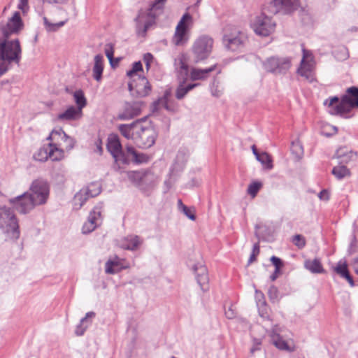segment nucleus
Wrapping results in <instances>:
<instances>
[{"mask_svg": "<svg viewBox=\"0 0 358 358\" xmlns=\"http://www.w3.org/2000/svg\"><path fill=\"white\" fill-rule=\"evenodd\" d=\"M23 28L19 12H15L6 24H0V76L4 74L12 64H19L22 59V48L17 38L10 39Z\"/></svg>", "mask_w": 358, "mask_h": 358, "instance_id": "obj_1", "label": "nucleus"}, {"mask_svg": "<svg viewBox=\"0 0 358 358\" xmlns=\"http://www.w3.org/2000/svg\"><path fill=\"white\" fill-rule=\"evenodd\" d=\"M118 129L124 138L132 140L137 146L142 148L152 146L157 136L155 128L143 120L129 124H120Z\"/></svg>", "mask_w": 358, "mask_h": 358, "instance_id": "obj_2", "label": "nucleus"}, {"mask_svg": "<svg viewBox=\"0 0 358 358\" xmlns=\"http://www.w3.org/2000/svg\"><path fill=\"white\" fill-rule=\"evenodd\" d=\"M0 229L8 238L17 239L20 237L18 221L10 208L0 207Z\"/></svg>", "mask_w": 358, "mask_h": 358, "instance_id": "obj_3", "label": "nucleus"}, {"mask_svg": "<svg viewBox=\"0 0 358 358\" xmlns=\"http://www.w3.org/2000/svg\"><path fill=\"white\" fill-rule=\"evenodd\" d=\"M163 13L154 6L146 10H140L135 18L136 33L144 36L148 29L155 23V20Z\"/></svg>", "mask_w": 358, "mask_h": 358, "instance_id": "obj_4", "label": "nucleus"}, {"mask_svg": "<svg viewBox=\"0 0 358 358\" xmlns=\"http://www.w3.org/2000/svg\"><path fill=\"white\" fill-rule=\"evenodd\" d=\"M129 178L145 193L153 189L159 180L158 176L150 170L132 172Z\"/></svg>", "mask_w": 358, "mask_h": 358, "instance_id": "obj_5", "label": "nucleus"}, {"mask_svg": "<svg viewBox=\"0 0 358 358\" xmlns=\"http://www.w3.org/2000/svg\"><path fill=\"white\" fill-rule=\"evenodd\" d=\"M107 149L115 161V169H120L121 165L128 164L130 159L122 151V145L118 136L110 134L108 138Z\"/></svg>", "mask_w": 358, "mask_h": 358, "instance_id": "obj_6", "label": "nucleus"}, {"mask_svg": "<svg viewBox=\"0 0 358 358\" xmlns=\"http://www.w3.org/2000/svg\"><path fill=\"white\" fill-rule=\"evenodd\" d=\"M213 47V39L208 36L199 37L192 45V53L195 62L207 59L210 55Z\"/></svg>", "mask_w": 358, "mask_h": 358, "instance_id": "obj_7", "label": "nucleus"}, {"mask_svg": "<svg viewBox=\"0 0 358 358\" xmlns=\"http://www.w3.org/2000/svg\"><path fill=\"white\" fill-rule=\"evenodd\" d=\"M292 65L291 58L271 57L263 62V67L267 71L274 74H285Z\"/></svg>", "mask_w": 358, "mask_h": 358, "instance_id": "obj_8", "label": "nucleus"}, {"mask_svg": "<svg viewBox=\"0 0 358 358\" xmlns=\"http://www.w3.org/2000/svg\"><path fill=\"white\" fill-rule=\"evenodd\" d=\"M29 190V196L38 206L44 204L47 201L49 196V186L45 180H35L32 182Z\"/></svg>", "mask_w": 358, "mask_h": 358, "instance_id": "obj_9", "label": "nucleus"}, {"mask_svg": "<svg viewBox=\"0 0 358 358\" xmlns=\"http://www.w3.org/2000/svg\"><path fill=\"white\" fill-rule=\"evenodd\" d=\"M192 24V17L189 13L182 15L178 23L173 41L176 45L185 43L188 40V31Z\"/></svg>", "mask_w": 358, "mask_h": 358, "instance_id": "obj_10", "label": "nucleus"}, {"mask_svg": "<svg viewBox=\"0 0 358 358\" xmlns=\"http://www.w3.org/2000/svg\"><path fill=\"white\" fill-rule=\"evenodd\" d=\"M302 52L303 56L300 63V66L297 69V73L309 82H313L314 80V57L311 51L305 48L302 49Z\"/></svg>", "mask_w": 358, "mask_h": 358, "instance_id": "obj_11", "label": "nucleus"}, {"mask_svg": "<svg viewBox=\"0 0 358 358\" xmlns=\"http://www.w3.org/2000/svg\"><path fill=\"white\" fill-rule=\"evenodd\" d=\"M247 41V36L237 29H233L230 33L225 30L223 36V43L225 47L231 51L238 50L243 47Z\"/></svg>", "mask_w": 358, "mask_h": 358, "instance_id": "obj_12", "label": "nucleus"}, {"mask_svg": "<svg viewBox=\"0 0 358 358\" xmlns=\"http://www.w3.org/2000/svg\"><path fill=\"white\" fill-rule=\"evenodd\" d=\"M252 27L257 35L267 36L274 31L275 22L262 14L255 17L252 23Z\"/></svg>", "mask_w": 358, "mask_h": 358, "instance_id": "obj_13", "label": "nucleus"}, {"mask_svg": "<svg viewBox=\"0 0 358 358\" xmlns=\"http://www.w3.org/2000/svg\"><path fill=\"white\" fill-rule=\"evenodd\" d=\"M128 89L132 96L142 98L150 94L151 86L145 77L138 76L129 83Z\"/></svg>", "mask_w": 358, "mask_h": 358, "instance_id": "obj_14", "label": "nucleus"}, {"mask_svg": "<svg viewBox=\"0 0 358 358\" xmlns=\"http://www.w3.org/2000/svg\"><path fill=\"white\" fill-rule=\"evenodd\" d=\"M10 203L13 208L22 214H27L34 208L36 206L35 201L29 196V192L10 199Z\"/></svg>", "mask_w": 358, "mask_h": 358, "instance_id": "obj_15", "label": "nucleus"}, {"mask_svg": "<svg viewBox=\"0 0 358 358\" xmlns=\"http://www.w3.org/2000/svg\"><path fill=\"white\" fill-rule=\"evenodd\" d=\"M143 106L144 102L142 101L126 102L123 109L119 113L117 118L120 120H131L141 113Z\"/></svg>", "mask_w": 358, "mask_h": 358, "instance_id": "obj_16", "label": "nucleus"}, {"mask_svg": "<svg viewBox=\"0 0 358 358\" xmlns=\"http://www.w3.org/2000/svg\"><path fill=\"white\" fill-rule=\"evenodd\" d=\"M280 329L278 325L272 327L269 331V336L271 337V343L279 350L287 352H292L294 350V346L289 342L283 340L280 336Z\"/></svg>", "mask_w": 358, "mask_h": 358, "instance_id": "obj_17", "label": "nucleus"}, {"mask_svg": "<svg viewBox=\"0 0 358 358\" xmlns=\"http://www.w3.org/2000/svg\"><path fill=\"white\" fill-rule=\"evenodd\" d=\"M355 107H358V100H352L350 96L345 95L338 104L329 112L332 115H343L349 113Z\"/></svg>", "mask_w": 358, "mask_h": 358, "instance_id": "obj_18", "label": "nucleus"}, {"mask_svg": "<svg viewBox=\"0 0 358 358\" xmlns=\"http://www.w3.org/2000/svg\"><path fill=\"white\" fill-rule=\"evenodd\" d=\"M175 71L178 77L185 82L189 75L188 59L185 54L178 55L174 60Z\"/></svg>", "mask_w": 358, "mask_h": 358, "instance_id": "obj_19", "label": "nucleus"}, {"mask_svg": "<svg viewBox=\"0 0 358 358\" xmlns=\"http://www.w3.org/2000/svg\"><path fill=\"white\" fill-rule=\"evenodd\" d=\"M193 271L195 273L198 284L203 290L208 289V275L206 267L201 263L194 265Z\"/></svg>", "mask_w": 358, "mask_h": 358, "instance_id": "obj_20", "label": "nucleus"}, {"mask_svg": "<svg viewBox=\"0 0 358 358\" xmlns=\"http://www.w3.org/2000/svg\"><path fill=\"white\" fill-rule=\"evenodd\" d=\"M298 0H273L272 5L274 7L273 13H288L298 6Z\"/></svg>", "mask_w": 358, "mask_h": 358, "instance_id": "obj_21", "label": "nucleus"}, {"mask_svg": "<svg viewBox=\"0 0 358 358\" xmlns=\"http://www.w3.org/2000/svg\"><path fill=\"white\" fill-rule=\"evenodd\" d=\"M124 259L117 256L110 258L105 264V271L108 274H115L127 266L123 265Z\"/></svg>", "mask_w": 358, "mask_h": 358, "instance_id": "obj_22", "label": "nucleus"}, {"mask_svg": "<svg viewBox=\"0 0 358 358\" xmlns=\"http://www.w3.org/2000/svg\"><path fill=\"white\" fill-rule=\"evenodd\" d=\"M83 111L77 109L75 106H71L66 110L57 115V120L61 121L77 120L81 118Z\"/></svg>", "mask_w": 358, "mask_h": 358, "instance_id": "obj_23", "label": "nucleus"}, {"mask_svg": "<svg viewBox=\"0 0 358 358\" xmlns=\"http://www.w3.org/2000/svg\"><path fill=\"white\" fill-rule=\"evenodd\" d=\"M118 244L120 247L123 249L129 250H135L141 244V241L140 240V238L138 236L129 235L121 239L119 241Z\"/></svg>", "mask_w": 358, "mask_h": 358, "instance_id": "obj_24", "label": "nucleus"}, {"mask_svg": "<svg viewBox=\"0 0 358 358\" xmlns=\"http://www.w3.org/2000/svg\"><path fill=\"white\" fill-rule=\"evenodd\" d=\"M103 71V57L101 55H96L94 58V66L92 68V76L98 82L101 80Z\"/></svg>", "mask_w": 358, "mask_h": 358, "instance_id": "obj_25", "label": "nucleus"}, {"mask_svg": "<svg viewBox=\"0 0 358 358\" xmlns=\"http://www.w3.org/2000/svg\"><path fill=\"white\" fill-rule=\"evenodd\" d=\"M102 203H100L97 206H94L92 210L90 213L87 218V221H89V222L91 224H94L93 225H95L96 228L101 224L102 221Z\"/></svg>", "mask_w": 358, "mask_h": 358, "instance_id": "obj_26", "label": "nucleus"}, {"mask_svg": "<svg viewBox=\"0 0 358 358\" xmlns=\"http://www.w3.org/2000/svg\"><path fill=\"white\" fill-rule=\"evenodd\" d=\"M215 68L216 65H213L204 69L193 68L190 71V78L192 80H203L206 78L208 73L213 71Z\"/></svg>", "mask_w": 358, "mask_h": 358, "instance_id": "obj_27", "label": "nucleus"}, {"mask_svg": "<svg viewBox=\"0 0 358 358\" xmlns=\"http://www.w3.org/2000/svg\"><path fill=\"white\" fill-rule=\"evenodd\" d=\"M334 271L337 274H338L341 277L347 280L350 286H354L355 283L352 276L350 275V273L348 269L347 264L345 262L340 261L337 264L336 266L334 268Z\"/></svg>", "mask_w": 358, "mask_h": 358, "instance_id": "obj_28", "label": "nucleus"}, {"mask_svg": "<svg viewBox=\"0 0 358 358\" xmlns=\"http://www.w3.org/2000/svg\"><path fill=\"white\" fill-rule=\"evenodd\" d=\"M336 155L341 163H348L357 159V153L346 148H341L336 152Z\"/></svg>", "mask_w": 358, "mask_h": 358, "instance_id": "obj_29", "label": "nucleus"}, {"mask_svg": "<svg viewBox=\"0 0 358 358\" xmlns=\"http://www.w3.org/2000/svg\"><path fill=\"white\" fill-rule=\"evenodd\" d=\"M94 316L95 313L94 312L87 313L85 317L82 318L80 320V324L77 325L75 330V334L78 336H83L92 322L90 320H89V319L92 318Z\"/></svg>", "mask_w": 358, "mask_h": 358, "instance_id": "obj_30", "label": "nucleus"}, {"mask_svg": "<svg viewBox=\"0 0 358 358\" xmlns=\"http://www.w3.org/2000/svg\"><path fill=\"white\" fill-rule=\"evenodd\" d=\"M187 159V155L186 152L180 150L176 157L174 164L171 168L172 173L181 171L185 166Z\"/></svg>", "mask_w": 358, "mask_h": 358, "instance_id": "obj_31", "label": "nucleus"}, {"mask_svg": "<svg viewBox=\"0 0 358 358\" xmlns=\"http://www.w3.org/2000/svg\"><path fill=\"white\" fill-rule=\"evenodd\" d=\"M305 268L313 273H322L324 270L319 259H307L304 262Z\"/></svg>", "mask_w": 358, "mask_h": 358, "instance_id": "obj_32", "label": "nucleus"}, {"mask_svg": "<svg viewBox=\"0 0 358 358\" xmlns=\"http://www.w3.org/2000/svg\"><path fill=\"white\" fill-rule=\"evenodd\" d=\"M62 133L64 135H67L62 129H54L51 134H50L48 139H50L52 142L49 144L50 146H58L62 147V141L64 140L63 136H62Z\"/></svg>", "mask_w": 358, "mask_h": 358, "instance_id": "obj_33", "label": "nucleus"}, {"mask_svg": "<svg viewBox=\"0 0 358 358\" xmlns=\"http://www.w3.org/2000/svg\"><path fill=\"white\" fill-rule=\"evenodd\" d=\"M87 192L83 189H81L74 196L73 199V208L76 210H79L90 198L87 195Z\"/></svg>", "mask_w": 358, "mask_h": 358, "instance_id": "obj_34", "label": "nucleus"}, {"mask_svg": "<svg viewBox=\"0 0 358 358\" xmlns=\"http://www.w3.org/2000/svg\"><path fill=\"white\" fill-rule=\"evenodd\" d=\"M184 83L185 82L182 81L176 89V97L178 99H182L190 90L199 85L198 83H194L185 86Z\"/></svg>", "mask_w": 358, "mask_h": 358, "instance_id": "obj_35", "label": "nucleus"}, {"mask_svg": "<svg viewBox=\"0 0 358 358\" xmlns=\"http://www.w3.org/2000/svg\"><path fill=\"white\" fill-rule=\"evenodd\" d=\"M64 157V152L61 147L49 145V158L52 161H59Z\"/></svg>", "mask_w": 358, "mask_h": 358, "instance_id": "obj_36", "label": "nucleus"}, {"mask_svg": "<svg viewBox=\"0 0 358 358\" xmlns=\"http://www.w3.org/2000/svg\"><path fill=\"white\" fill-rule=\"evenodd\" d=\"M73 98L75 102L77 104V109H80V111H83V108L86 106L87 101L84 96L83 92L81 90H77L73 94Z\"/></svg>", "mask_w": 358, "mask_h": 358, "instance_id": "obj_37", "label": "nucleus"}, {"mask_svg": "<svg viewBox=\"0 0 358 358\" xmlns=\"http://www.w3.org/2000/svg\"><path fill=\"white\" fill-rule=\"evenodd\" d=\"M332 174L336 178L341 180L343 178L350 176V173L349 169L345 166H337L332 169Z\"/></svg>", "mask_w": 358, "mask_h": 358, "instance_id": "obj_38", "label": "nucleus"}, {"mask_svg": "<svg viewBox=\"0 0 358 358\" xmlns=\"http://www.w3.org/2000/svg\"><path fill=\"white\" fill-rule=\"evenodd\" d=\"M255 299L257 305L259 307V314L262 317H264V310L261 308H266V302L264 300V295L262 292L255 290Z\"/></svg>", "mask_w": 358, "mask_h": 358, "instance_id": "obj_39", "label": "nucleus"}, {"mask_svg": "<svg viewBox=\"0 0 358 358\" xmlns=\"http://www.w3.org/2000/svg\"><path fill=\"white\" fill-rule=\"evenodd\" d=\"M257 159L265 166L267 169L273 168L272 159L271 156L266 152H262L257 156Z\"/></svg>", "mask_w": 358, "mask_h": 358, "instance_id": "obj_40", "label": "nucleus"}, {"mask_svg": "<svg viewBox=\"0 0 358 358\" xmlns=\"http://www.w3.org/2000/svg\"><path fill=\"white\" fill-rule=\"evenodd\" d=\"M34 158L39 162H45L49 158V146L41 148L34 155Z\"/></svg>", "mask_w": 358, "mask_h": 358, "instance_id": "obj_41", "label": "nucleus"}, {"mask_svg": "<svg viewBox=\"0 0 358 358\" xmlns=\"http://www.w3.org/2000/svg\"><path fill=\"white\" fill-rule=\"evenodd\" d=\"M87 192V195L90 197H94L99 195L101 192V187L99 183L93 182L89 185L87 187L83 188Z\"/></svg>", "mask_w": 358, "mask_h": 358, "instance_id": "obj_42", "label": "nucleus"}, {"mask_svg": "<svg viewBox=\"0 0 358 358\" xmlns=\"http://www.w3.org/2000/svg\"><path fill=\"white\" fill-rule=\"evenodd\" d=\"M127 150L128 154L131 155L132 159L136 163H142L145 161L146 156L143 154H138L133 147L127 146Z\"/></svg>", "mask_w": 358, "mask_h": 358, "instance_id": "obj_43", "label": "nucleus"}, {"mask_svg": "<svg viewBox=\"0 0 358 358\" xmlns=\"http://www.w3.org/2000/svg\"><path fill=\"white\" fill-rule=\"evenodd\" d=\"M44 24L45 27V29L48 31H57L60 27H63L65 24V22H59L57 23H50L47 17H43Z\"/></svg>", "mask_w": 358, "mask_h": 358, "instance_id": "obj_44", "label": "nucleus"}, {"mask_svg": "<svg viewBox=\"0 0 358 358\" xmlns=\"http://www.w3.org/2000/svg\"><path fill=\"white\" fill-rule=\"evenodd\" d=\"M143 70L142 64L141 62H136L133 64L132 69L127 71V75L131 79L136 78L137 73Z\"/></svg>", "mask_w": 358, "mask_h": 358, "instance_id": "obj_45", "label": "nucleus"}, {"mask_svg": "<svg viewBox=\"0 0 358 358\" xmlns=\"http://www.w3.org/2000/svg\"><path fill=\"white\" fill-rule=\"evenodd\" d=\"M262 187V183L259 182H254L251 183L248 188V193L250 194L252 198L256 196L257 192Z\"/></svg>", "mask_w": 358, "mask_h": 358, "instance_id": "obj_46", "label": "nucleus"}, {"mask_svg": "<svg viewBox=\"0 0 358 358\" xmlns=\"http://www.w3.org/2000/svg\"><path fill=\"white\" fill-rule=\"evenodd\" d=\"M62 136H63V138L64 139L62 142V147H64L66 150H71L75 144V141L73 138L69 136L68 135H64L62 133Z\"/></svg>", "mask_w": 358, "mask_h": 358, "instance_id": "obj_47", "label": "nucleus"}, {"mask_svg": "<svg viewBox=\"0 0 358 358\" xmlns=\"http://www.w3.org/2000/svg\"><path fill=\"white\" fill-rule=\"evenodd\" d=\"M294 245H296L299 248H302L306 245V241L303 236L299 234H296L293 237L292 240Z\"/></svg>", "mask_w": 358, "mask_h": 358, "instance_id": "obj_48", "label": "nucleus"}, {"mask_svg": "<svg viewBox=\"0 0 358 358\" xmlns=\"http://www.w3.org/2000/svg\"><path fill=\"white\" fill-rule=\"evenodd\" d=\"M259 243H255L253 245L252 253L248 259L249 264H252L253 262H255L256 260V257L259 255Z\"/></svg>", "mask_w": 358, "mask_h": 358, "instance_id": "obj_49", "label": "nucleus"}, {"mask_svg": "<svg viewBox=\"0 0 358 358\" xmlns=\"http://www.w3.org/2000/svg\"><path fill=\"white\" fill-rule=\"evenodd\" d=\"M181 212L191 220L194 221L196 220L194 208H189L187 206L183 207V210Z\"/></svg>", "mask_w": 358, "mask_h": 358, "instance_id": "obj_50", "label": "nucleus"}, {"mask_svg": "<svg viewBox=\"0 0 358 358\" xmlns=\"http://www.w3.org/2000/svg\"><path fill=\"white\" fill-rule=\"evenodd\" d=\"M175 175V172L172 173L171 171L169 178L164 182V186H165V192H168L173 185V183L176 181L175 178H173V176Z\"/></svg>", "mask_w": 358, "mask_h": 358, "instance_id": "obj_51", "label": "nucleus"}, {"mask_svg": "<svg viewBox=\"0 0 358 358\" xmlns=\"http://www.w3.org/2000/svg\"><path fill=\"white\" fill-rule=\"evenodd\" d=\"M271 262H272L273 265L275 266V268L277 270V271H280V268L283 266L282 260L275 256H272L271 257Z\"/></svg>", "mask_w": 358, "mask_h": 358, "instance_id": "obj_52", "label": "nucleus"}, {"mask_svg": "<svg viewBox=\"0 0 358 358\" xmlns=\"http://www.w3.org/2000/svg\"><path fill=\"white\" fill-rule=\"evenodd\" d=\"M94 224H91L89 222V221H86L82 228V231L83 234H89L92 231H93L96 227L95 225H93Z\"/></svg>", "mask_w": 358, "mask_h": 358, "instance_id": "obj_53", "label": "nucleus"}, {"mask_svg": "<svg viewBox=\"0 0 358 358\" xmlns=\"http://www.w3.org/2000/svg\"><path fill=\"white\" fill-rule=\"evenodd\" d=\"M262 339L261 338H254L252 340V345L250 349V352L253 354L255 351L259 350L260 347L262 345Z\"/></svg>", "mask_w": 358, "mask_h": 358, "instance_id": "obj_54", "label": "nucleus"}, {"mask_svg": "<svg viewBox=\"0 0 358 358\" xmlns=\"http://www.w3.org/2000/svg\"><path fill=\"white\" fill-rule=\"evenodd\" d=\"M154 59V57L151 53H146L143 56V62L145 64L146 69L148 71L150 68L151 63Z\"/></svg>", "mask_w": 358, "mask_h": 358, "instance_id": "obj_55", "label": "nucleus"}, {"mask_svg": "<svg viewBox=\"0 0 358 358\" xmlns=\"http://www.w3.org/2000/svg\"><path fill=\"white\" fill-rule=\"evenodd\" d=\"M292 151L300 156L303 153L302 146L299 143H293L292 145Z\"/></svg>", "mask_w": 358, "mask_h": 358, "instance_id": "obj_56", "label": "nucleus"}, {"mask_svg": "<svg viewBox=\"0 0 358 358\" xmlns=\"http://www.w3.org/2000/svg\"><path fill=\"white\" fill-rule=\"evenodd\" d=\"M348 93L349 94L348 96H351L352 100H358V88L355 87H352L348 89L347 90Z\"/></svg>", "mask_w": 358, "mask_h": 358, "instance_id": "obj_57", "label": "nucleus"}, {"mask_svg": "<svg viewBox=\"0 0 358 358\" xmlns=\"http://www.w3.org/2000/svg\"><path fill=\"white\" fill-rule=\"evenodd\" d=\"M166 1V0H155L152 5L154 6L155 8H157L158 11L161 10L163 12Z\"/></svg>", "mask_w": 358, "mask_h": 358, "instance_id": "obj_58", "label": "nucleus"}, {"mask_svg": "<svg viewBox=\"0 0 358 358\" xmlns=\"http://www.w3.org/2000/svg\"><path fill=\"white\" fill-rule=\"evenodd\" d=\"M105 53L109 61L111 62L113 58V50L110 45H107L105 48Z\"/></svg>", "mask_w": 358, "mask_h": 358, "instance_id": "obj_59", "label": "nucleus"}, {"mask_svg": "<svg viewBox=\"0 0 358 358\" xmlns=\"http://www.w3.org/2000/svg\"><path fill=\"white\" fill-rule=\"evenodd\" d=\"M340 52H341V56L340 55H336V58L338 59H340V60H345L348 57V51L345 48H341L340 49Z\"/></svg>", "mask_w": 358, "mask_h": 358, "instance_id": "obj_60", "label": "nucleus"}, {"mask_svg": "<svg viewBox=\"0 0 358 358\" xmlns=\"http://www.w3.org/2000/svg\"><path fill=\"white\" fill-rule=\"evenodd\" d=\"M268 295L271 299L274 300L278 298V290L275 287H271L268 290Z\"/></svg>", "mask_w": 358, "mask_h": 358, "instance_id": "obj_61", "label": "nucleus"}, {"mask_svg": "<svg viewBox=\"0 0 358 358\" xmlns=\"http://www.w3.org/2000/svg\"><path fill=\"white\" fill-rule=\"evenodd\" d=\"M338 103V98L337 96H334L329 99V100H326L324 101L325 105H328L329 107H332L335 103Z\"/></svg>", "mask_w": 358, "mask_h": 358, "instance_id": "obj_62", "label": "nucleus"}, {"mask_svg": "<svg viewBox=\"0 0 358 358\" xmlns=\"http://www.w3.org/2000/svg\"><path fill=\"white\" fill-rule=\"evenodd\" d=\"M18 8L25 11L28 8V0H19Z\"/></svg>", "mask_w": 358, "mask_h": 358, "instance_id": "obj_63", "label": "nucleus"}, {"mask_svg": "<svg viewBox=\"0 0 358 358\" xmlns=\"http://www.w3.org/2000/svg\"><path fill=\"white\" fill-rule=\"evenodd\" d=\"M318 196L322 200H328L329 199V192L327 190L324 189L319 193Z\"/></svg>", "mask_w": 358, "mask_h": 358, "instance_id": "obj_64", "label": "nucleus"}]
</instances>
